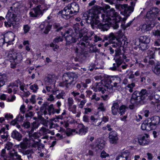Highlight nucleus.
<instances>
[{"mask_svg": "<svg viewBox=\"0 0 160 160\" xmlns=\"http://www.w3.org/2000/svg\"><path fill=\"white\" fill-rule=\"evenodd\" d=\"M68 5L71 10L73 14H76V13L79 12V6L76 2H72L70 5Z\"/></svg>", "mask_w": 160, "mask_h": 160, "instance_id": "obj_17", "label": "nucleus"}, {"mask_svg": "<svg viewBox=\"0 0 160 160\" xmlns=\"http://www.w3.org/2000/svg\"><path fill=\"white\" fill-rule=\"evenodd\" d=\"M16 15L15 14L10 13L9 18V19L10 21H16Z\"/></svg>", "mask_w": 160, "mask_h": 160, "instance_id": "obj_46", "label": "nucleus"}, {"mask_svg": "<svg viewBox=\"0 0 160 160\" xmlns=\"http://www.w3.org/2000/svg\"><path fill=\"white\" fill-rule=\"evenodd\" d=\"M128 154V152H123L116 157V160H127Z\"/></svg>", "mask_w": 160, "mask_h": 160, "instance_id": "obj_21", "label": "nucleus"}, {"mask_svg": "<svg viewBox=\"0 0 160 160\" xmlns=\"http://www.w3.org/2000/svg\"><path fill=\"white\" fill-rule=\"evenodd\" d=\"M115 54L114 56H120L121 55V50L119 48H118L115 49Z\"/></svg>", "mask_w": 160, "mask_h": 160, "instance_id": "obj_58", "label": "nucleus"}, {"mask_svg": "<svg viewBox=\"0 0 160 160\" xmlns=\"http://www.w3.org/2000/svg\"><path fill=\"white\" fill-rule=\"evenodd\" d=\"M121 18L118 13L115 12L113 9L112 8L109 11H107V18L105 19L106 20L109 21L112 20L120 19Z\"/></svg>", "mask_w": 160, "mask_h": 160, "instance_id": "obj_10", "label": "nucleus"}, {"mask_svg": "<svg viewBox=\"0 0 160 160\" xmlns=\"http://www.w3.org/2000/svg\"><path fill=\"white\" fill-rule=\"evenodd\" d=\"M47 10V8L42 9V7L41 5H38L36 8H33V11L30 12V16L32 17H38L40 15H42L43 12Z\"/></svg>", "mask_w": 160, "mask_h": 160, "instance_id": "obj_8", "label": "nucleus"}, {"mask_svg": "<svg viewBox=\"0 0 160 160\" xmlns=\"http://www.w3.org/2000/svg\"><path fill=\"white\" fill-rule=\"evenodd\" d=\"M8 160H23L21 155H19L14 149L9 152L8 153Z\"/></svg>", "mask_w": 160, "mask_h": 160, "instance_id": "obj_12", "label": "nucleus"}, {"mask_svg": "<svg viewBox=\"0 0 160 160\" xmlns=\"http://www.w3.org/2000/svg\"><path fill=\"white\" fill-rule=\"evenodd\" d=\"M148 43H143L140 42L139 44V48H140L142 50H144L149 48V46L148 45Z\"/></svg>", "mask_w": 160, "mask_h": 160, "instance_id": "obj_32", "label": "nucleus"}, {"mask_svg": "<svg viewBox=\"0 0 160 160\" xmlns=\"http://www.w3.org/2000/svg\"><path fill=\"white\" fill-rule=\"evenodd\" d=\"M86 102V100L85 99H83L81 101L80 104L79 105V108H82L83 107L84 105Z\"/></svg>", "mask_w": 160, "mask_h": 160, "instance_id": "obj_63", "label": "nucleus"}, {"mask_svg": "<svg viewBox=\"0 0 160 160\" xmlns=\"http://www.w3.org/2000/svg\"><path fill=\"white\" fill-rule=\"evenodd\" d=\"M49 112V114L50 115L51 114L52 112H53L54 110L53 105L52 104H50L49 106H48L47 109Z\"/></svg>", "mask_w": 160, "mask_h": 160, "instance_id": "obj_43", "label": "nucleus"}, {"mask_svg": "<svg viewBox=\"0 0 160 160\" xmlns=\"http://www.w3.org/2000/svg\"><path fill=\"white\" fill-rule=\"evenodd\" d=\"M22 153L23 154V155H29V154L31 153H33L34 152L33 151L32 149L31 150H23L22 151H21Z\"/></svg>", "mask_w": 160, "mask_h": 160, "instance_id": "obj_45", "label": "nucleus"}, {"mask_svg": "<svg viewBox=\"0 0 160 160\" xmlns=\"http://www.w3.org/2000/svg\"><path fill=\"white\" fill-rule=\"evenodd\" d=\"M118 82H113L112 81H110V83H112L113 84L111 85H109L108 83L105 84V87L107 88V89H112L113 87H114L116 88H119L120 87V83L119 79L118 78Z\"/></svg>", "mask_w": 160, "mask_h": 160, "instance_id": "obj_20", "label": "nucleus"}, {"mask_svg": "<svg viewBox=\"0 0 160 160\" xmlns=\"http://www.w3.org/2000/svg\"><path fill=\"white\" fill-rule=\"evenodd\" d=\"M153 34L155 36L160 38V31L157 30L153 32Z\"/></svg>", "mask_w": 160, "mask_h": 160, "instance_id": "obj_62", "label": "nucleus"}, {"mask_svg": "<svg viewBox=\"0 0 160 160\" xmlns=\"http://www.w3.org/2000/svg\"><path fill=\"white\" fill-rule=\"evenodd\" d=\"M89 69L92 71L94 69H96L98 68L96 67V65L94 63H91L90 66L88 67Z\"/></svg>", "mask_w": 160, "mask_h": 160, "instance_id": "obj_52", "label": "nucleus"}, {"mask_svg": "<svg viewBox=\"0 0 160 160\" xmlns=\"http://www.w3.org/2000/svg\"><path fill=\"white\" fill-rule=\"evenodd\" d=\"M63 40L62 37L59 36L55 38L53 40V42L55 43H58L59 42H62Z\"/></svg>", "mask_w": 160, "mask_h": 160, "instance_id": "obj_42", "label": "nucleus"}, {"mask_svg": "<svg viewBox=\"0 0 160 160\" xmlns=\"http://www.w3.org/2000/svg\"><path fill=\"white\" fill-rule=\"evenodd\" d=\"M121 18L120 19H119V20H118L117 19H115V20L116 22L115 23V25H114L113 26V28L114 29H117V28H118V27H119V25L118 24V22H119V21L121 20Z\"/></svg>", "mask_w": 160, "mask_h": 160, "instance_id": "obj_64", "label": "nucleus"}, {"mask_svg": "<svg viewBox=\"0 0 160 160\" xmlns=\"http://www.w3.org/2000/svg\"><path fill=\"white\" fill-rule=\"evenodd\" d=\"M149 135L145 134V136H140L138 138V142L140 145H144L148 144V138Z\"/></svg>", "mask_w": 160, "mask_h": 160, "instance_id": "obj_16", "label": "nucleus"}, {"mask_svg": "<svg viewBox=\"0 0 160 160\" xmlns=\"http://www.w3.org/2000/svg\"><path fill=\"white\" fill-rule=\"evenodd\" d=\"M40 124L38 122L36 121L34 122L31 125V129L30 131L31 132H33L34 130L35 129L37 128Z\"/></svg>", "mask_w": 160, "mask_h": 160, "instance_id": "obj_36", "label": "nucleus"}, {"mask_svg": "<svg viewBox=\"0 0 160 160\" xmlns=\"http://www.w3.org/2000/svg\"><path fill=\"white\" fill-rule=\"evenodd\" d=\"M40 131H42L43 132L45 133H50V131L48 129H46V128L42 127L40 129Z\"/></svg>", "mask_w": 160, "mask_h": 160, "instance_id": "obj_60", "label": "nucleus"}, {"mask_svg": "<svg viewBox=\"0 0 160 160\" xmlns=\"http://www.w3.org/2000/svg\"><path fill=\"white\" fill-rule=\"evenodd\" d=\"M30 123L28 121H27L25 122H24L22 124V126L26 128H29L30 127Z\"/></svg>", "mask_w": 160, "mask_h": 160, "instance_id": "obj_56", "label": "nucleus"}, {"mask_svg": "<svg viewBox=\"0 0 160 160\" xmlns=\"http://www.w3.org/2000/svg\"><path fill=\"white\" fill-rule=\"evenodd\" d=\"M113 67L110 68V69L112 71H116L120 65H117V63H114L113 64Z\"/></svg>", "mask_w": 160, "mask_h": 160, "instance_id": "obj_53", "label": "nucleus"}, {"mask_svg": "<svg viewBox=\"0 0 160 160\" xmlns=\"http://www.w3.org/2000/svg\"><path fill=\"white\" fill-rule=\"evenodd\" d=\"M13 144L10 142H8L5 145V150L7 149L8 150H10L12 147Z\"/></svg>", "mask_w": 160, "mask_h": 160, "instance_id": "obj_48", "label": "nucleus"}, {"mask_svg": "<svg viewBox=\"0 0 160 160\" xmlns=\"http://www.w3.org/2000/svg\"><path fill=\"white\" fill-rule=\"evenodd\" d=\"M6 152L5 149H3L2 150L0 153V156L1 158H2L4 160L7 159V158H8V157H7L6 155Z\"/></svg>", "mask_w": 160, "mask_h": 160, "instance_id": "obj_41", "label": "nucleus"}, {"mask_svg": "<svg viewBox=\"0 0 160 160\" xmlns=\"http://www.w3.org/2000/svg\"><path fill=\"white\" fill-rule=\"evenodd\" d=\"M28 145V140L27 138H25L23 140L19 145L20 147L23 149L27 148Z\"/></svg>", "mask_w": 160, "mask_h": 160, "instance_id": "obj_25", "label": "nucleus"}, {"mask_svg": "<svg viewBox=\"0 0 160 160\" xmlns=\"http://www.w3.org/2000/svg\"><path fill=\"white\" fill-rule=\"evenodd\" d=\"M102 38L97 35L94 36V41L97 42L98 41H102V42H104L105 40H109V43L113 42L112 41L114 40L116 38L114 33H111L108 36H105Z\"/></svg>", "mask_w": 160, "mask_h": 160, "instance_id": "obj_9", "label": "nucleus"}, {"mask_svg": "<svg viewBox=\"0 0 160 160\" xmlns=\"http://www.w3.org/2000/svg\"><path fill=\"white\" fill-rule=\"evenodd\" d=\"M105 86V85L104 86V87H98V91H101L102 93L103 94L104 93L105 91H106V89H107Z\"/></svg>", "mask_w": 160, "mask_h": 160, "instance_id": "obj_61", "label": "nucleus"}, {"mask_svg": "<svg viewBox=\"0 0 160 160\" xmlns=\"http://www.w3.org/2000/svg\"><path fill=\"white\" fill-rule=\"evenodd\" d=\"M141 31L142 32H144L146 31H147L150 30V28L149 25H147L146 24H144L141 26Z\"/></svg>", "mask_w": 160, "mask_h": 160, "instance_id": "obj_33", "label": "nucleus"}, {"mask_svg": "<svg viewBox=\"0 0 160 160\" xmlns=\"http://www.w3.org/2000/svg\"><path fill=\"white\" fill-rule=\"evenodd\" d=\"M148 95V93L145 89H142L140 92L138 91H134L131 99L132 105L129 106V108L132 109L134 108V105L144 104L146 102V98Z\"/></svg>", "mask_w": 160, "mask_h": 160, "instance_id": "obj_2", "label": "nucleus"}, {"mask_svg": "<svg viewBox=\"0 0 160 160\" xmlns=\"http://www.w3.org/2000/svg\"><path fill=\"white\" fill-rule=\"evenodd\" d=\"M148 93V96H150L152 97H154L155 99H158V98L160 97V90H156L152 92H151L150 94H149L148 92L146 90Z\"/></svg>", "mask_w": 160, "mask_h": 160, "instance_id": "obj_24", "label": "nucleus"}, {"mask_svg": "<svg viewBox=\"0 0 160 160\" xmlns=\"http://www.w3.org/2000/svg\"><path fill=\"white\" fill-rule=\"evenodd\" d=\"M11 137L18 141H21L22 138L21 134L16 130H14L12 132Z\"/></svg>", "mask_w": 160, "mask_h": 160, "instance_id": "obj_22", "label": "nucleus"}, {"mask_svg": "<svg viewBox=\"0 0 160 160\" xmlns=\"http://www.w3.org/2000/svg\"><path fill=\"white\" fill-rule=\"evenodd\" d=\"M109 138L111 143L114 144L117 143L118 140L117 133L115 131H112L109 133Z\"/></svg>", "mask_w": 160, "mask_h": 160, "instance_id": "obj_15", "label": "nucleus"}, {"mask_svg": "<svg viewBox=\"0 0 160 160\" xmlns=\"http://www.w3.org/2000/svg\"><path fill=\"white\" fill-rule=\"evenodd\" d=\"M148 119L153 127L158 124L160 121V118L158 116H155Z\"/></svg>", "mask_w": 160, "mask_h": 160, "instance_id": "obj_18", "label": "nucleus"}, {"mask_svg": "<svg viewBox=\"0 0 160 160\" xmlns=\"http://www.w3.org/2000/svg\"><path fill=\"white\" fill-rule=\"evenodd\" d=\"M58 14H61L62 16L65 19H69L71 17V14H73L68 5L65 7L63 10L59 11Z\"/></svg>", "mask_w": 160, "mask_h": 160, "instance_id": "obj_11", "label": "nucleus"}, {"mask_svg": "<svg viewBox=\"0 0 160 160\" xmlns=\"http://www.w3.org/2000/svg\"><path fill=\"white\" fill-rule=\"evenodd\" d=\"M45 81L46 83H47L48 84H51L54 82V77L52 75H48L45 78Z\"/></svg>", "mask_w": 160, "mask_h": 160, "instance_id": "obj_28", "label": "nucleus"}, {"mask_svg": "<svg viewBox=\"0 0 160 160\" xmlns=\"http://www.w3.org/2000/svg\"><path fill=\"white\" fill-rule=\"evenodd\" d=\"M30 27L28 25H24L23 26V29L25 33H27L30 30Z\"/></svg>", "mask_w": 160, "mask_h": 160, "instance_id": "obj_51", "label": "nucleus"}, {"mask_svg": "<svg viewBox=\"0 0 160 160\" xmlns=\"http://www.w3.org/2000/svg\"><path fill=\"white\" fill-rule=\"evenodd\" d=\"M88 32V30L85 28L81 29L79 32L78 37L79 38H82L83 35H86V33Z\"/></svg>", "mask_w": 160, "mask_h": 160, "instance_id": "obj_34", "label": "nucleus"}, {"mask_svg": "<svg viewBox=\"0 0 160 160\" xmlns=\"http://www.w3.org/2000/svg\"><path fill=\"white\" fill-rule=\"evenodd\" d=\"M79 125L80 128L79 129V131L77 132L76 133L81 135H85L88 131V128L85 127L82 123L80 124Z\"/></svg>", "mask_w": 160, "mask_h": 160, "instance_id": "obj_19", "label": "nucleus"}, {"mask_svg": "<svg viewBox=\"0 0 160 160\" xmlns=\"http://www.w3.org/2000/svg\"><path fill=\"white\" fill-rule=\"evenodd\" d=\"M48 105V103L47 102H45L41 107L40 108L41 111H42L44 109L46 110Z\"/></svg>", "mask_w": 160, "mask_h": 160, "instance_id": "obj_50", "label": "nucleus"}, {"mask_svg": "<svg viewBox=\"0 0 160 160\" xmlns=\"http://www.w3.org/2000/svg\"><path fill=\"white\" fill-rule=\"evenodd\" d=\"M6 80V77L5 75L0 77V88L3 86L5 84V80Z\"/></svg>", "mask_w": 160, "mask_h": 160, "instance_id": "obj_37", "label": "nucleus"}, {"mask_svg": "<svg viewBox=\"0 0 160 160\" xmlns=\"http://www.w3.org/2000/svg\"><path fill=\"white\" fill-rule=\"evenodd\" d=\"M126 107L125 106L122 105L120 106L119 108L118 112L121 115H123L126 112Z\"/></svg>", "mask_w": 160, "mask_h": 160, "instance_id": "obj_38", "label": "nucleus"}, {"mask_svg": "<svg viewBox=\"0 0 160 160\" xmlns=\"http://www.w3.org/2000/svg\"><path fill=\"white\" fill-rule=\"evenodd\" d=\"M119 104L118 102H114L112 104V114L116 115L118 112Z\"/></svg>", "mask_w": 160, "mask_h": 160, "instance_id": "obj_23", "label": "nucleus"}, {"mask_svg": "<svg viewBox=\"0 0 160 160\" xmlns=\"http://www.w3.org/2000/svg\"><path fill=\"white\" fill-rule=\"evenodd\" d=\"M159 11V9L157 8H151L147 12L146 17L150 21H153L158 16Z\"/></svg>", "mask_w": 160, "mask_h": 160, "instance_id": "obj_7", "label": "nucleus"}, {"mask_svg": "<svg viewBox=\"0 0 160 160\" xmlns=\"http://www.w3.org/2000/svg\"><path fill=\"white\" fill-rule=\"evenodd\" d=\"M100 8L98 6H94L92 8V10L93 11L92 12H90L88 14L85 13L84 16L85 17H87L85 19L87 22L91 24L93 29L98 28L103 31H107L110 28L108 23L109 21L106 20L105 15L102 14V22H100L98 14L99 12V9Z\"/></svg>", "mask_w": 160, "mask_h": 160, "instance_id": "obj_1", "label": "nucleus"}, {"mask_svg": "<svg viewBox=\"0 0 160 160\" xmlns=\"http://www.w3.org/2000/svg\"><path fill=\"white\" fill-rule=\"evenodd\" d=\"M137 1V0H134V1H131L130 2L131 6H128L127 4L119 5L118 8L122 11L121 13L125 16L123 18L124 21L126 20L130 13L133 11Z\"/></svg>", "mask_w": 160, "mask_h": 160, "instance_id": "obj_4", "label": "nucleus"}, {"mask_svg": "<svg viewBox=\"0 0 160 160\" xmlns=\"http://www.w3.org/2000/svg\"><path fill=\"white\" fill-rule=\"evenodd\" d=\"M78 76L77 74L73 72L65 73L63 74L62 80L63 81L59 83L60 86H65L67 88L71 85H74L77 82Z\"/></svg>", "mask_w": 160, "mask_h": 160, "instance_id": "obj_3", "label": "nucleus"}, {"mask_svg": "<svg viewBox=\"0 0 160 160\" xmlns=\"http://www.w3.org/2000/svg\"><path fill=\"white\" fill-rule=\"evenodd\" d=\"M132 21H131L129 22L128 23H127L126 25H124L123 24H122L121 25V28L123 29L124 30H125L126 28H128V27H129L131 23H132Z\"/></svg>", "mask_w": 160, "mask_h": 160, "instance_id": "obj_54", "label": "nucleus"}, {"mask_svg": "<svg viewBox=\"0 0 160 160\" xmlns=\"http://www.w3.org/2000/svg\"><path fill=\"white\" fill-rule=\"evenodd\" d=\"M24 117L20 114H19L17 117L16 118V120L19 122H21L23 121Z\"/></svg>", "mask_w": 160, "mask_h": 160, "instance_id": "obj_59", "label": "nucleus"}, {"mask_svg": "<svg viewBox=\"0 0 160 160\" xmlns=\"http://www.w3.org/2000/svg\"><path fill=\"white\" fill-rule=\"evenodd\" d=\"M78 32V31L77 29L75 28L74 30L72 31L71 34L65 36L66 46H69L77 41L78 39L75 37Z\"/></svg>", "mask_w": 160, "mask_h": 160, "instance_id": "obj_6", "label": "nucleus"}, {"mask_svg": "<svg viewBox=\"0 0 160 160\" xmlns=\"http://www.w3.org/2000/svg\"><path fill=\"white\" fill-rule=\"evenodd\" d=\"M109 156V154L107 153L104 151H102L101 152L100 156L102 158H105Z\"/></svg>", "mask_w": 160, "mask_h": 160, "instance_id": "obj_55", "label": "nucleus"}, {"mask_svg": "<svg viewBox=\"0 0 160 160\" xmlns=\"http://www.w3.org/2000/svg\"><path fill=\"white\" fill-rule=\"evenodd\" d=\"M30 89L33 90V92H36L38 88V86L36 84H34L31 85L30 87Z\"/></svg>", "mask_w": 160, "mask_h": 160, "instance_id": "obj_47", "label": "nucleus"}, {"mask_svg": "<svg viewBox=\"0 0 160 160\" xmlns=\"http://www.w3.org/2000/svg\"><path fill=\"white\" fill-rule=\"evenodd\" d=\"M73 102L74 101L72 98L70 97L68 98V105L69 108H71V106L73 104Z\"/></svg>", "mask_w": 160, "mask_h": 160, "instance_id": "obj_44", "label": "nucleus"}, {"mask_svg": "<svg viewBox=\"0 0 160 160\" xmlns=\"http://www.w3.org/2000/svg\"><path fill=\"white\" fill-rule=\"evenodd\" d=\"M114 60H115L116 63H117V65H121L123 62L122 58L120 56H114Z\"/></svg>", "mask_w": 160, "mask_h": 160, "instance_id": "obj_29", "label": "nucleus"}, {"mask_svg": "<svg viewBox=\"0 0 160 160\" xmlns=\"http://www.w3.org/2000/svg\"><path fill=\"white\" fill-rule=\"evenodd\" d=\"M82 38L80 40L78 44L80 45V47L82 48H84L87 46V43H88L89 40H91L90 37L87 35H83Z\"/></svg>", "mask_w": 160, "mask_h": 160, "instance_id": "obj_14", "label": "nucleus"}, {"mask_svg": "<svg viewBox=\"0 0 160 160\" xmlns=\"http://www.w3.org/2000/svg\"><path fill=\"white\" fill-rule=\"evenodd\" d=\"M33 132H31L30 131L28 132V135L30 138L33 137L34 139L37 138H38V134L36 133H32Z\"/></svg>", "mask_w": 160, "mask_h": 160, "instance_id": "obj_39", "label": "nucleus"}, {"mask_svg": "<svg viewBox=\"0 0 160 160\" xmlns=\"http://www.w3.org/2000/svg\"><path fill=\"white\" fill-rule=\"evenodd\" d=\"M141 128L143 130L149 131L152 129L153 127L148 119H147L142 123Z\"/></svg>", "mask_w": 160, "mask_h": 160, "instance_id": "obj_13", "label": "nucleus"}, {"mask_svg": "<svg viewBox=\"0 0 160 160\" xmlns=\"http://www.w3.org/2000/svg\"><path fill=\"white\" fill-rule=\"evenodd\" d=\"M7 52H8L7 58L11 62L18 63L22 60V57L21 53L15 52L14 49H12Z\"/></svg>", "mask_w": 160, "mask_h": 160, "instance_id": "obj_5", "label": "nucleus"}, {"mask_svg": "<svg viewBox=\"0 0 160 160\" xmlns=\"http://www.w3.org/2000/svg\"><path fill=\"white\" fill-rule=\"evenodd\" d=\"M155 51L154 49H152L151 50L148 51L147 57L149 59H154L155 57Z\"/></svg>", "mask_w": 160, "mask_h": 160, "instance_id": "obj_27", "label": "nucleus"}, {"mask_svg": "<svg viewBox=\"0 0 160 160\" xmlns=\"http://www.w3.org/2000/svg\"><path fill=\"white\" fill-rule=\"evenodd\" d=\"M152 70L156 74H160V64H157L155 66Z\"/></svg>", "mask_w": 160, "mask_h": 160, "instance_id": "obj_35", "label": "nucleus"}, {"mask_svg": "<svg viewBox=\"0 0 160 160\" xmlns=\"http://www.w3.org/2000/svg\"><path fill=\"white\" fill-rule=\"evenodd\" d=\"M135 86V83L134 82H132L131 84L128 85L126 87V89L128 90L129 92H132L133 91V88Z\"/></svg>", "mask_w": 160, "mask_h": 160, "instance_id": "obj_31", "label": "nucleus"}, {"mask_svg": "<svg viewBox=\"0 0 160 160\" xmlns=\"http://www.w3.org/2000/svg\"><path fill=\"white\" fill-rule=\"evenodd\" d=\"M52 25L49 24H48L45 28V29L44 31V33L45 34H48V32L50 30Z\"/></svg>", "mask_w": 160, "mask_h": 160, "instance_id": "obj_49", "label": "nucleus"}, {"mask_svg": "<svg viewBox=\"0 0 160 160\" xmlns=\"http://www.w3.org/2000/svg\"><path fill=\"white\" fill-rule=\"evenodd\" d=\"M140 42L149 43L150 42V39L148 37L146 36H141L139 38Z\"/></svg>", "mask_w": 160, "mask_h": 160, "instance_id": "obj_26", "label": "nucleus"}, {"mask_svg": "<svg viewBox=\"0 0 160 160\" xmlns=\"http://www.w3.org/2000/svg\"><path fill=\"white\" fill-rule=\"evenodd\" d=\"M118 78L119 79L120 83V82L121 81V78L119 77H112L110 79V81H112L113 82H118Z\"/></svg>", "mask_w": 160, "mask_h": 160, "instance_id": "obj_57", "label": "nucleus"}, {"mask_svg": "<svg viewBox=\"0 0 160 160\" xmlns=\"http://www.w3.org/2000/svg\"><path fill=\"white\" fill-rule=\"evenodd\" d=\"M129 79H132V82H134L138 81V79L137 78H135L134 74L132 72V73L131 74L129 75L128 77Z\"/></svg>", "mask_w": 160, "mask_h": 160, "instance_id": "obj_40", "label": "nucleus"}, {"mask_svg": "<svg viewBox=\"0 0 160 160\" xmlns=\"http://www.w3.org/2000/svg\"><path fill=\"white\" fill-rule=\"evenodd\" d=\"M53 27L54 29H55V32H59L61 30L63 27L61 26L59 23H55L53 25Z\"/></svg>", "mask_w": 160, "mask_h": 160, "instance_id": "obj_30", "label": "nucleus"}]
</instances>
